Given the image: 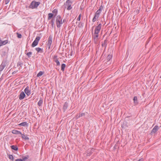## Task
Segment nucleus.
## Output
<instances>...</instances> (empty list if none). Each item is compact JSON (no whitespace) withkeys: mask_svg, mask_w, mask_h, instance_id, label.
Masks as SVG:
<instances>
[{"mask_svg":"<svg viewBox=\"0 0 161 161\" xmlns=\"http://www.w3.org/2000/svg\"><path fill=\"white\" fill-rule=\"evenodd\" d=\"M36 50L38 53L40 52L42 53L43 52V49L39 47L36 48Z\"/></svg>","mask_w":161,"mask_h":161,"instance_id":"f3484780","label":"nucleus"},{"mask_svg":"<svg viewBox=\"0 0 161 161\" xmlns=\"http://www.w3.org/2000/svg\"><path fill=\"white\" fill-rule=\"evenodd\" d=\"M107 43V40H105L104 41V43H103L102 44V46L103 47V46H104V47H105L106 46V43Z\"/></svg>","mask_w":161,"mask_h":161,"instance_id":"7c9ffc66","label":"nucleus"},{"mask_svg":"<svg viewBox=\"0 0 161 161\" xmlns=\"http://www.w3.org/2000/svg\"><path fill=\"white\" fill-rule=\"evenodd\" d=\"M112 56L111 55H108L107 58V59L108 60V61H109L110 60V59L112 58Z\"/></svg>","mask_w":161,"mask_h":161,"instance_id":"cd10ccee","label":"nucleus"},{"mask_svg":"<svg viewBox=\"0 0 161 161\" xmlns=\"http://www.w3.org/2000/svg\"><path fill=\"white\" fill-rule=\"evenodd\" d=\"M5 67V65L4 63H2L0 66V72L3 70Z\"/></svg>","mask_w":161,"mask_h":161,"instance_id":"ddd939ff","label":"nucleus"},{"mask_svg":"<svg viewBox=\"0 0 161 161\" xmlns=\"http://www.w3.org/2000/svg\"><path fill=\"white\" fill-rule=\"evenodd\" d=\"M99 17L95 15L94 17H93L92 19V21L93 22H95L98 18Z\"/></svg>","mask_w":161,"mask_h":161,"instance_id":"4be33fe9","label":"nucleus"},{"mask_svg":"<svg viewBox=\"0 0 161 161\" xmlns=\"http://www.w3.org/2000/svg\"><path fill=\"white\" fill-rule=\"evenodd\" d=\"M101 26L102 24H99L98 25L96 26L94 30V33H92V36L93 37L95 43H97L98 39V34L101 29Z\"/></svg>","mask_w":161,"mask_h":161,"instance_id":"f257e3e1","label":"nucleus"},{"mask_svg":"<svg viewBox=\"0 0 161 161\" xmlns=\"http://www.w3.org/2000/svg\"><path fill=\"white\" fill-rule=\"evenodd\" d=\"M19 125L21 126H27L28 125V124L26 122H25L20 123Z\"/></svg>","mask_w":161,"mask_h":161,"instance_id":"2eb2a0df","label":"nucleus"},{"mask_svg":"<svg viewBox=\"0 0 161 161\" xmlns=\"http://www.w3.org/2000/svg\"><path fill=\"white\" fill-rule=\"evenodd\" d=\"M43 103V101L42 100L40 99V100L39 101L38 104L39 106H40L42 105V103Z\"/></svg>","mask_w":161,"mask_h":161,"instance_id":"393cba45","label":"nucleus"},{"mask_svg":"<svg viewBox=\"0 0 161 161\" xmlns=\"http://www.w3.org/2000/svg\"><path fill=\"white\" fill-rule=\"evenodd\" d=\"M83 26V25L81 23V22H80L78 25V26L80 27H81L82 26Z\"/></svg>","mask_w":161,"mask_h":161,"instance_id":"72a5a7b5","label":"nucleus"},{"mask_svg":"<svg viewBox=\"0 0 161 161\" xmlns=\"http://www.w3.org/2000/svg\"><path fill=\"white\" fill-rule=\"evenodd\" d=\"M81 14H80L79 15V16H78V18H77V20H78V21H80V17H81Z\"/></svg>","mask_w":161,"mask_h":161,"instance_id":"f704fd0d","label":"nucleus"},{"mask_svg":"<svg viewBox=\"0 0 161 161\" xmlns=\"http://www.w3.org/2000/svg\"><path fill=\"white\" fill-rule=\"evenodd\" d=\"M68 106V103H67V102H65L64 104V105L63 106V108L64 111H65V110L67 109Z\"/></svg>","mask_w":161,"mask_h":161,"instance_id":"4468645a","label":"nucleus"},{"mask_svg":"<svg viewBox=\"0 0 161 161\" xmlns=\"http://www.w3.org/2000/svg\"><path fill=\"white\" fill-rule=\"evenodd\" d=\"M10 0H5V2L6 4H7L9 1Z\"/></svg>","mask_w":161,"mask_h":161,"instance_id":"58836bf2","label":"nucleus"},{"mask_svg":"<svg viewBox=\"0 0 161 161\" xmlns=\"http://www.w3.org/2000/svg\"><path fill=\"white\" fill-rule=\"evenodd\" d=\"M53 38L52 36L50 35L48 39L47 46L48 49H50L51 44L52 42Z\"/></svg>","mask_w":161,"mask_h":161,"instance_id":"423d86ee","label":"nucleus"},{"mask_svg":"<svg viewBox=\"0 0 161 161\" xmlns=\"http://www.w3.org/2000/svg\"><path fill=\"white\" fill-rule=\"evenodd\" d=\"M64 20H62V17L60 15H58L56 19V25L59 28L61 25L63 24Z\"/></svg>","mask_w":161,"mask_h":161,"instance_id":"f03ea898","label":"nucleus"},{"mask_svg":"<svg viewBox=\"0 0 161 161\" xmlns=\"http://www.w3.org/2000/svg\"><path fill=\"white\" fill-rule=\"evenodd\" d=\"M84 115H85L84 113L80 114L78 115H76V118L78 119L81 117L84 116Z\"/></svg>","mask_w":161,"mask_h":161,"instance_id":"412c9836","label":"nucleus"},{"mask_svg":"<svg viewBox=\"0 0 161 161\" xmlns=\"http://www.w3.org/2000/svg\"><path fill=\"white\" fill-rule=\"evenodd\" d=\"M17 37L18 38H21V37H22V35L21 34L18 33H17Z\"/></svg>","mask_w":161,"mask_h":161,"instance_id":"2f4dec72","label":"nucleus"},{"mask_svg":"<svg viewBox=\"0 0 161 161\" xmlns=\"http://www.w3.org/2000/svg\"><path fill=\"white\" fill-rule=\"evenodd\" d=\"M54 61L57 63V64L58 65H59L60 64V62L58 60V59H56V60H54Z\"/></svg>","mask_w":161,"mask_h":161,"instance_id":"c756f323","label":"nucleus"},{"mask_svg":"<svg viewBox=\"0 0 161 161\" xmlns=\"http://www.w3.org/2000/svg\"><path fill=\"white\" fill-rule=\"evenodd\" d=\"M29 158V156H26L22 157V160L23 161H25L27 159Z\"/></svg>","mask_w":161,"mask_h":161,"instance_id":"bb28decb","label":"nucleus"},{"mask_svg":"<svg viewBox=\"0 0 161 161\" xmlns=\"http://www.w3.org/2000/svg\"><path fill=\"white\" fill-rule=\"evenodd\" d=\"M103 6L101 5L99 9L96 12L95 15L99 17L102 10L103 9Z\"/></svg>","mask_w":161,"mask_h":161,"instance_id":"0eeeda50","label":"nucleus"},{"mask_svg":"<svg viewBox=\"0 0 161 161\" xmlns=\"http://www.w3.org/2000/svg\"><path fill=\"white\" fill-rule=\"evenodd\" d=\"M66 67V65L65 64H62L61 65V70L64 71Z\"/></svg>","mask_w":161,"mask_h":161,"instance_id":"b1692460","label":"nucleus"},{"mask_svg":"<svg viewBox=\"0 0 161 161\" xmlns=\"http://www.w3.org/2000/svg\"><path fill=\"white\" fill-rule=\"evenodd\" d=\"M40 3L39 2H36L34 1H33L30 6V7L32 8H37V7L39 5Z\"/></svg>","mask_w":161,"mask_h":161,"instance_id":"7ed1b4c3","label":"nucleus"},{"mask_svg":"<svg viewBox=\"0 0 161 161\" xmlns=\"http://www.w3.org/2000/svg\"><path fill=\"white\" fill-rule=\"evenodd\" d=\"M24 92L28 96H29L31 94V90L28 86H27L25 89Z\"/></svg>","mask_w":161,"mask_h":161,"instance_id":"6e6552de","label":"nucleus"},{"mask_svg":"<svg viewBox=\"0 0 161 161\" xmlns=\"http://www.w3.org/2000/svg\"><path fill=\"white\" fill-rule=\"evenodd\" d=\"M11 147L12 149H13L15 151H17L18 150V148L16 146L14 145H12L11 146Z\"/></svg>","mask_w":161,"mask_h":161,"instance_id":"a211bd4d","label":"nucleus"},{"mask_svg":"<svg viewBox=\"0 0 161 161\" xmlns=\"http://www.w3.org/2000/svg\"><path fill=\"white\" fill-rule=\"evenodd\" d=\"M53 14L52 13H49L48 14V20L50 19L53 16Z\"/></svg>","mask_w":161,"mask_h":161,"instance_id":"6ab92c4d","label":"nucleus"},{"mask_svg":"<svg viewBox=\"0 0 161 161\" xmlns=\"http://www.w3.org/2000/svg\"><path fill=\"white\" fill-rule=\"evenodd\" d=\"M137 98L136 97H134L133 98V100L134 102V103L135 104H137L138 103V102L137 101Z\"/></svg>","mask_w":161,"mask_h":161,"instance_id":"aec40b11","label":"nucleus"},{"mask_svg":"<svg viewBox=\"0 0 161 161\" xmlns=\"http://www.w3.org/2000/svg\"><path fill=\"white\" fill-rule=\"evenodd\" d=\"M25 95L24 92H21L19 96V98L20 100H22L25 97Z\"/></svg>","mask_w":161,"mask_h":161,"instance_id":"1a4fd4ad","label":"nucleus"},{"mask_svg":"<svg viewBox=\"0 0 161 161\" xmlns=\"http://www.w3.org/2000/svg\"><path fill=\"white\" fill-rule=\"evenodd\" d=\"M12 133L13 134H22V133L20 131L15 130H12Z\"/></svg>","mask_w":161,"mask_h":161,"instance_id":"f8f14e48","label":"nucleus"},{"mask_svg":"<svg viewBox=\"0 0 161 161\" xmlns=\"http://www.w3.org/2000/svg\"><path fill=\"white\" fill-rule=\"evenodd\" d=\"M15 161H23V160L21 159H16L15 160Z\"/></svg>","mask_w":161,"mask_h":161,"instance_id":"4c0bfd02","label":"nucleus"},{"mask_svg":"<svg viewBox=\"0 0 161 161\" xmlns=\"http://www.w3.org/2000/svg\"><path fill=\"white\" fill-rule=\"evenodd\" d=\"M94 151V149L93 148H92L91 150L88 149L87 151L88 153L87 155L88 156H90Z\"/></svg>","mask_w":161,"mask_h":161,"instance_id":"9b49d317","label":"nucleus"},{"mask_svg":"<svg viewBox=\"0 0 161 161\" xmlns=\"http://www.w3.org/2000/svg\"><path fill=\"white\" fill-rule=\"evenodd\" d=\"M44 73V72L42 71H40L37 75V77H39L42 76Z\"/></svg>","mask_w":161,"mask_h":161,"instance_id":"5701e85b","label":"nucleus"},{"mask_svg":"<svg viewBox=\"0 0 161 161\" xmlns=\"http://www.w3.org/2000/svg\"><path fill=\"white\" fill-rule=\"evenodd\" d=\"M25 54L28 56L29 57H30L31 56L32 53L31 52H30L27 53H25Z\"/></svg>","mask_w":161,"mask_h":161,"instance_id":"a878e982","label":"nucleus"},{"mask_svg":"<svg viewBox=\"0 0 161 161\" xmlns=\"http://www.w3.org/2000/svg\"><path fill=\"white\" fill-rule=\"evenodd\" d=\"M72 2L70 0H67L65 3V7L67 8L68 10H69L72 8L71 4Z\"/></svg>","mask_w":161,"mask_h":161,"instance_id":"20e7f679","label":"nucleus"},{"mask_svg":"<svg viewBox=\"0 0 161 161\" xmlns=\"http://www.w3.org/2000/svg\"><path fill=\"white\" fill-rule=\"evenodd\" d=\"M16 73V71H15L12 73V74H14Z\"/></svg>","mask_w":161,"mask_h":161,"instance_id":"ea45409f","label":"nucleus"},{"mask_svg":"<svg viewBox=\"0 0 161 161\" xmlns=\"http://www.w3.org/2000/svg\"><path fill=\"white\" fill-rule=\"evenodd\" d=\"M40 37H39V36H37L35 40H34V41L33 42V43H32V45H31V46L32 47H35L36 46L38 43V42L40 40Z\"/></svg>","mask_w":161,"mask_h":161,"instance_id":"39448f33","label":"nucleus"},{"mask_svg":"<svg viewBox=\"0 0 161 161\" xmlns=\"http://www.w3.org/2000/svg\"><path fill=\"white\" fill-rule=\"evenodd\" d=\"M58 12V11L56 9H54L53 11V13L54 14H55L56 15Z\"/></svg>","mask_w":161,"mask_h":161,"instance_id":"473e14b6","label":"nucleus"},{"mask_svg":"<svg viewBox=\"0 0 161 161\" xmlns=\"http://www.w3.org/2000/svg\"><path fill=\"white\" fill-rule=\"evenodd\" d=\"M25 51L26 52L27 51V50H25Z\"/></svg>","mask_w":161,"mask_h":161,"instance_id":"a19ab883","label":"nucleus"},{"mask_svg":"<svg viewBox=\"0 0 161 161\" xmlns=\"http://www.w3.org/2000/svg\"><path fill=\"white\" fill-rule=\"evenodd\" d=\"M8 158H9V159H11L12 160H14V158L13 156L12 155H9L8 156Z\"/></svg>","mask_w":161,"mask_h":161,"instance_id":"c85d7f7f","label":"nucleus"},{"mask_svg":"<svg viewBox=\"0 0 161 161\" xmlns=\"http://www.w3.org/2000/svg\"><path fill=\"white\" fill-rule=\"evenodd\" d=\"M22 136V138L24 139L25 140H28L29 139V137L27 136V135H25V134H21Z\"/></svg>","mask_w":161,"mask_h":161,"instance_id":"dca6fc26","label":"nucleus"},{"mask_svg":"<svg viewBox=\"0 0 161 161\" xmlns=\"http://www.w3.org/2000/svg\"><path fill=\"white\" fill-rule=\"evenodd\" d=\"M58 59V58H57V56L56 55H55L54 56V57H53V59H54V61L55 60H56V59Z\"/></svg>","mask_w":161,"mask_h":161,"instance_id":"c9c22d12","label":"nucleus"},{"mask_svg":"<svg viewBox=\"0 0 161 161\" xmlns=\"http://www.w3.org/2000/svg\"><path fill=\"white\" fill-rule=\"evenodd\" d=\"M54 21L53 19H52V20H51V25H52L53 26V25H54Z\"/></svg>","mask_w":161,"mask_h":161,"instance_id":"e433bc0d","label":"nucleus"},{"mask_svg":"<svg viewBox=\"0 0 161 161\" xmlns=\"http://www.w3.org/2000/svg\"><path fill=\"white\" fill-rule=\"evenodd\" d=\"M159 129L158 126L157 125H156L152 130L151 133H155Z\"/></svg>","mask_w":161,"mask_h":161,"instance_id":"9d476101","label":"nucleus"}]
</instances>
